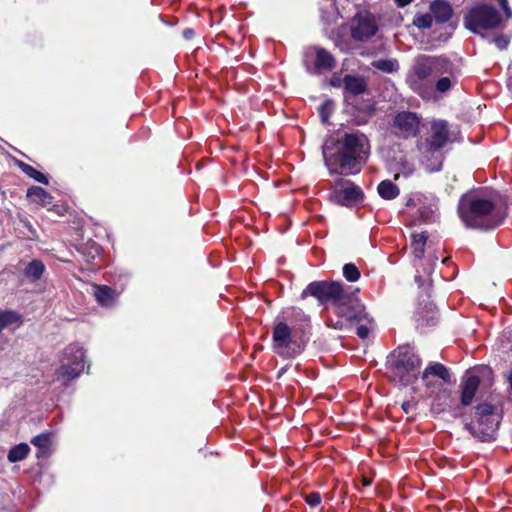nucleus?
Wrapping results in <instances>:
<instances>
[{
  "instance_id": "13",
  "label": "nucleus",
  "mask_w": 512,
  "mask_h": 512,
  "mask_svg": "<svg viewBox=\"0 0 512 512\" xmlns=\"http://www.w3.org/2000/svg\"><path fill=\"white\" fill-rule=\"evenodd\" d=\"M377 25L373 17L368 14H358L351 27V36L357 41H367L377 32Z\"/></svg>"
},
{
  "instance_id": "45",
  "label": "nucleus",
  "mask_w": 512,
  "mask_h": 512,
  "mask_svg": "<svg viewBox=\"0 0 512 512\" xmlns=\"http://www.w3.org/2000/svg\"><path fill=\"white\" fill-rule=\"evenodd\" d=\"M193 34H194V32H193V30H191V29H186V30L184 31V36H185V38H190V37H192V36H193Z\"/></svg>"
},
{
  "instance_id": "10",
  "label": "nucleus",
  "mask_w": 512,
  "mask_h": 512,
  "mask_svg": "<svg viewBox=\"0 0 512 512\" xmlns=\"http://www.w3.org/2000/svg\"><path fill=\"white\" fill-rule=\"evenodd\" d=\"M345 296L347 300L336 305V313L341 318L337 322L339 328L343 327L344 322L347 324L361 323L367 318L364 306L360 303L358 297L348 292Z\"/></svg>"
},
{
  "instance_id": "19",
  "label": "nucleus",
  "mask_w": 512,
  "mask_h": 512,
  "mask_svg": "<svg viewBox=\"0 0 512 512\" xmlns=\"http://www.w3.org/2000/svg\"><path fill=\"white\" fill-rule=\"evenodd\" d=\"M335 63V59L330 52L321 47L316 48V57L313 68L315 73L332 70Z\"/></svg>"
},
{
  "instance_id": "31",
  "label": "nucleus",
  "mask_w": 512,
  "mask_h": 512,
  "mask_svg": "<svg viewBox=\"0 0 512 512\" xmlns=\"http://www.w3.org/2000/svg\"><path fill=\"white\" fill-rule=\"evenodd\" d=\"M19 167L27 176L34 179L35 181L45 185L49 183L48 177L45 174L33 168L32 166L24 162H19Z\"/></svg>"
},
{
  "instance_id": "46",
  "label": "nucleus",
  "mask_w": 512,
  "mask_h": 512,
  "mask_svg": "<svg viewBox=\"0 0 512 512\" xmlns=\"http://www.w3.org/2000/svg\"><path fill=\"white\" fill-rule=\"evenodd\" d=\"M415 280H416V282L419 284V286H422V285L424 284V283H423V281H422V279H421V276H416V277H415Z\"/></svg>"
},
{
  "instance_id": "6",
  "label": "nucleus",
  "mask_w": 512,
  "mask_h": 512,
  "mask_svg": "<svg viewBox=\"0 0 512 512\" xmlns=\"http://www.w3.org/2000/svg\"><path fill=\"white\" fill-rule=\"evenodd\" d=\"M500 423L495 406L481 403L476 407L474 418L465 423V429L476 439L486 442L494 439Z\"/></svg>"
},
{
  "instance_id": "44",
  "label": "nucleus",
  "mask_w": 512,
  "mask_h": 512,
  "mask_svg": "<svg viewBox=\"0 0 512 512\" xmlns=\"http://www.w3.org/2000/svg\"><path fill=\"white\" fill-rule=\"evenodd\" d=\"M292 314H294L296 317H301L304 321H308L307 316L303 314L301 310H292Z\"/></svg>"
},
{
  "instance_id": "7",
  "label": "nucleus",
  "mask_w": 512,
  "mask_h": 512,
  "mask_svg": "<svg viewBox=\"0 0 512 512\" xmlns=\"http://www.w3.org/2000/svg\"><path fill=\"white\" fill-rule=\"evenodd\" d=\"M464 25L473 33L495 29L501 25V17L497 11L487 5L472 8L464 18Z\"/></svg>"
},
{
  "instance_id": "22",
  "label": "nucleus",
  "mask_w": 512,
  "mask_h": 512,
  "mask_svg": "<svg viewBox=\"0 0 512 512\" xmlns=\"http://www.w3.org/2000/svg\"><path fill=\"white\" fill-rule=\"evenodd\" d=\"M416 316L421 325L432 326L436 324L438 313L436 307L429 303L423 309H419Z\"/></svg>"
},
{
  "instance_id": "16",
  "label": "nucleus",
  "mask_w": 512,
  "mask_h": 512,
  "mask_svg": "<svg viewBox=\"0 0 512 512\" xmlns=\"http://www.w3.org/2000/svg\"><path fill=\"white\" fill-rule=\"evenodd\" d=\"M84 358L85 352L83 348L77 344L69 345L63 352V361L74 367L80 368L81 372H83L85 368Z\"/></svg>"
},
{
  "instance_id": "43",
  "label": "nucleus",
  "mask_w": 512,
  "mask_h": 512,
  "mask_svg": "<svg viewBox=\"0 0 512 512\" xmlns=\"http://www.w3.org/2000/svg\"><path fill=\"white\" fill-rule=\"evenodd\" d=\"M398 7L403 8L409 5L412 0H394Z\"/></svg>"
},
{
  "instance_id": "35",
  "label": "nucleus",
  "mask_w": 512,
  "mask_h": 512,
  "mask_svg": "<svg viewBox=\"0 0 512 512\" xmlns=\"http://www.w3.org/2000/svg\"><path fill=\"white\" fill-rule=\"evenodd\" d=\"M343 275L349 282H355L359 279L360 272L354 264L347 263L343 266Z\"/></svg>"
},
{
  "instance_id": "11",
  "label": "nucleus",
  "mask_w": 512,
  "mask_h": 512,
  "mask_svg": "<svg viewBox=\"0 0 512 512\" xmlns=\"http://www.w3.org/2000/svg\"><path fill=\"white\" fill-rule=\"evenodd\" d=\"M421 378L425 387L432 391L441 389L446 383H451L449 370L438 362L428 365L424 369Z\"/></svg>"
},
{
  "instance_id": "3",
  "label": "nucleus",
  "mask_w": 512,
  "mask_h": 512,
  "mask_svg": "<svg viewBox=\"0 0 512 512\" xmlns=\"http://www.w3.org/2000/svg\"><path fill=\"white\" fill-rule=\"evenodd\" d=\"M339 149L331 157L325 156V164L331 174H357L370 155L367 136L359 131L346 132L339 140Z\"/></svg>"
},
{
  "instance_id": "2",
  "label": "nucleus",
  "mask_w": 512,
  "mask_h": 512,
  "mask_svg": "<svg viewBox=\"0 0 512 512\" xmlns=\"http://www.w3.org/2000/svg\"><path fill=\"white\" fill-rule=\"evenodd\" d=\"M458 215L467 228L493 230L506 218V207L497 193L475 190L463 194L458 202Z\"/></svg>"
},
{
  "instance_id": "42",
  "label": "nucleus",
  "mask_w": 512,
  "mask_h": 512,
  "mask_svg": "<svg viewBox=\"0 0 512 512\" xmlns=\"http://www.w3.org/2000/svg\"><path fill=\"white\" fill-rule=\"evenodd\" d=\"M331 9L335 10L334 5H331ZM337 17H338V14L335 11H333L331 19L329 17H326L324 14H322V19L325 22H331V21L335 20Z\"/></svg>"
},
{
  "instance_id": "26",
  "label": "nucleus",
  "mask_w": 512,
  "mask_h": 512,
  "mask_svg": "<svg viewBox=\"0 0 512 512\" xmlns=\"http://www.w3.org/2000/svg\"><path fill=\"white\" fill-rule=\"evenodd\" d=\"M377 191L380 197L385 200H392L400 193L399 188L390 180L381 181L378 184Z\"/></svg>"
},
{
  "instance_id": "29",
  "label": "nucleus",
  "mask_w": 512,
  "mask_h": 512,
  "mask_svg": "<svg viewBox=\"0 0 512 512\" xmlns=\"http://www.w3.org/2000/svg\"><path fill=\"white\" fill-rule=\"evenodd\" d=\"M30 452V447L27 443H20L13 446L7 455V459L11 463L24 460Z\"/></svg>"
},
{
  "instance_id": "18",
  "label": "nucleus",
  "mask_w": 512,
  "mask_h": 512,
  "mask_svg": "<svg viewBox=\"0 0 512 512\" xmlns=\"http://www.w3.org/2000/svg\"><path fill=\"white\" fill-rule=\"evenodd\" d=\"M480 380L475 375H468L462 384L461 403L468 406L472 403L475 393L479 387Z\"/></svg>"
},
{
  "instance_id": "36",
  "label": "nucleus",
  "mask_w": 512,
  "mask_h": 512,
  "mask_svg": "<svg viewBox=\"0 0 512 512\" xmlns=\"http://www.w3.org/2000/svg\"><path fill=\"white\" fill-rule=\"evenodd\" d=\"M415 171V168L414 166L407 162V161H402L400 163V171L395 174V179L398 180L401 176L407 178L409 176H411Z\"/></svg>"
},
{
  "instance_id": "20",
  "label": "nucleus",
  "mask_w": 512,
  "mask_h": 512,
  "mask_svg": "<svg viewBox=\"0 0 512 512\" xmlns=\"http://www.w3.org/2000/svg\"><path fill=\"white\" fill-rule=\"evenodd\" d=\"M93 294L97 302L105 307L111 306L118 296L115 290L106 285H95Z\"/></svg>"
},
{
  "instance_id": "41",
  "label": "nucleus",
  "mask_w": 512,
  "mask_h": 512,
  "mask_svg": "<svg viewBox=\"0 0 512 512\" xmlns=\"http://www.w3.org/2000/svg\"><path fill=\"white\" fill-rule=\"evenodd\" d=\"M402 409H403V411H404L405 413H407V414H408V413H410V412L414 411V409H415V403H414V402H412V401L404 402V403L402 404Z\"/></svg>"
},
{
  "instance_id": "50",
  "label": "nucleus",
  "mask_w": 512,
  "mask_h": 512,
  "mask_svg": "<svg viewBox=\"0 0 512 512\" xmlns=\"http://www.w3.org/2000/svg\"><path fill=\"white\" fill-rule=\"evenodd\" d=\"M348 293H351V291H347ZM358 290H355V292H352V294H355L357 296Z\"/></svg>"
},
{
  "instance_id": "25",
  "label": "nucleus",
  "mask_w": 512,
  "mask_h": 512,
  "mask_svg": "<svg viewBox=\"0 0 512 512\" xmlns=\"http://www.w3.org/2000/svg\"><path fill=\"white\" fill-rule=\"evenodd\" d=\"M45 271V265L38 259H33L24 269V275L32 282L38 281Z\"/></svg>"
},
{
  "instance_id": "39",
  "label": "nucleus",
  "mask_w": 512,
  "mask_h": 512,
  "mask_svg": "<svg viewBox=\"0 0 512 512\" xmlns=\"http://www.w3.org/2000/svg\"><path fill=\"white\" fill-rule=\"evenodd\" d=\"M500 8L503 10L506 18L512 17V10L509 6L508 0H496Z\"/></svg>"
},
{
  "instance_id": "8",
  "label": "nucleus",
  "mask_w": 512,
  "mask_h": 512,
  "mask_svg": "<svg viewBox=\"0 0 512 512\" xmlns=\"http://www.w3.org/2000/svg\"><path fill=\"white\" fill-rule=\"evenodd\" d=\"M347 290L338 282L315 281L311 282L301 293V298L305 299L308 295L315 297L320 302L333 301L335 305L344 303L347 298Z\"/></svg>"
},
{
  "instance_id": "33",
  "label": "nucleus",
  "mask_w": 512,
  "mask_h": 512,
  "mask_svg": "<svg viewBox=\"0 0 512 512\" xmlns=\"http://www.w3.org/2000/svg\"><path fill=\"white\" fill-rule=\"evenodd\" d=\"M334 111V102L331 99H326L319 107V115L321 122L327 124L330 116Z\"/></svg>"
},
{
  "instance_id": "40",
  "label": "nucleus",
  "mask_w": 512,
  "mask_h": 512,
  "mask_svg": "<svg viewBox=\"0 0 512 512\" xmlns=\"http://www.w3.org/2000/svg\"><path fill=\"white\" fill-rule=\"evenodd\" d=\"M356 334L361 339H366L369 335V328L365 324H361L356 328Z\"/></svg>"
},
{
  "instance_id": "48",
  "label": "nucleus",
  "mask_w": 512,
  "mask_h": 512,
  "mask_svg": "<svg viewBox=\"0 0 512 512\" xmlns=\"http://www.w3.org/2000/svg\"><path fill=\"white\" fill-rule=\"evenodd\" d=\"M413 204H414V200H413L412 198H409V199L407 200V202H406V205H407V206H411V205H413Z\"/></svg>"
},
{
  "instance_id": "5",
  "label": "nucleus",
  "mask_w": 512,
  "mask_h": 512,
  "mask_svg": "<svg viewBox=\"0 0 512 512\" xmlns=\"http://www.w3.org/2000/svg\"><path fill=\"white\" fill-rule=\"evenodd\" d=\"M273 349L283 358H294L305 348L306 339L302 328L285 321L276 322L272 333Z\"/></svg>"
},
{
  "instance_id": "30",
  "label": "nucleus",
  "mask_w": 512,
  "mask_h": 512,
  "mask_svg": "<svg viewBox=\"0 0 512 512\" xmlns=\"http://www.w3.org/2000/svg\"><path fill=\"white\" fill-rule=\"evenodd\" d=\"M371 65L384 73H394L399 69V63L396 59H378L374 60Z\"/></svg>"
},
{
  "instance_id": "12",
  "label": "nucleus",
  "mask_w": 512,
  "mask_h": 512,
  "mask_svg": "<svg viewBox=\"0 0 512 512\" xmlns=\"http://www.w3.org/2000/svg\"><path fill=\"white\" fill-rule=\"evenodd\" d=\"M393 127L404 138L415 137L419 133L420 117L414 112L401 111L394 117Z\"/></svg>"
},
{
  "instance_id": "15",
  "label": "nucleus",
  "mask_w": 512,
  "mask_h": 512,
  "mask_svg": "<svg viewBox=\"0 0 512 512\" xmlns=\"http://www.w3.org/2000/svg\"><path fill=\"white\" fill-rule=\"evenodd\" d=\"M420 151V162L427 172H438L442 169L443 154L439 149H428L418 145Z\"/></svg>"
},
{
  "instance_id": "38",
  "label": "nucleus",
  "mask_w": 512,
  "mask_h": 512,
  "mask_svg": "<svg viewBox=\"0 0 512 512\" xmlns=\"http://www.w3.org/2000/svg\"><path fill=\"white\" fill-rule=\"evenodd\" d=\"M493 42L500 50H504L508 47L510 40L507 36L500 35V36L495 37L493 39Z\"/></svg>"
},
{
  "instance_id": "27",
  "label": "nucleus",
  "mask_w": 512,
  "mask_h": 512,
  "mask_svg": "<svg viewBox=\"0 0 512 512\" xmlns=\"http://www.w3.org/2000/svg\"><path fill=\"white\" fill-rule=\"evenodd\" d=\"M27 196L31 198L33 202L43 206L52 203V196L42 187L33 186L29 188L27 191Z\"/></svg>"
},
{
  "instance_id": "9",
  "label": "nucleus",
  "mask_w": 512,
  "mask_h": 512,
  "mask_svg": "<svg viewBox=\"0 0 512 512\" xmlns=\"http://www.w3.org/2000/svg\"><path fill=\"white\" fill-rule=\"evenodd\" d=\"M364 194L360 187L353 182L337 179L329 194L330 202L342 206H352L363 200Z\"/></svg>"
},
{
  "instance_id": "1",
  "label": "nucleus",
  "mask_w": 512,
  "mask_h": 512,
  "mask_svg": "<svg viewBox=\"0 0 512 512\" xmlns=\"http://www.w3.org/2000/svg\"><path fill=\"white\" fill-rule=\"evenodd\" d=\"M406 83L421 98L434 99L435 92L446 93L457 84L454 64L446 57L420 55L407 73Z\"/></svg>"
},
{
  "instance_id": "32",
  "label": "nucleus",
  "mask_w": 512,
  "mask_h": 512,
  "mask_svg": "<svg viewBox=\"0 0 512 512\" xmlns=\"http://www.w3.org/2000/svg\"><path fill=\"white\" fill-rule=\"evenodd\" d=\"M19 321V315L13 311L0 310V333Z\"/></svg>"
},
{
  "instance_id": "17",
  "label": "nucleus",
  "mask_w": 512,
  "mask_h": 512,
  "mask_svg": "<svg viewBox=\"0 0 512 512\" xmlns=\"http://www.w3.org/2000/svg\"><path fill=\"white\" fill-rule=\"evenodd\" d=\"M430 13L437 23H445L452 17L453 10L447 1L435 0L430 4Z\"/></svg>"
},
{
  "instance_id": "34",
  "label": "nucleus",
  "mask_w": 512,
  "mask_h": 512,
  "mask_svg": "<svg viewBox=\"0 0 512 512\" xmlns=\"http://www.w3.org/2000/svg\"><path fill=\"white\" fill-rule=\"evenodd\" d=\"M431 13L416 14L413 19V24L419 29H429L433 23Z\"/></svg>"
},
{
  "instance_id": "28",
  "label": "nucleus",
  "mask_w": 512,
  "mask_h": 512,
  "mask_svg": "<svg viewBox=\"0 0 512 512\" xmlns=\"http://www.w3.org/2000/svg\"><path fill=\"white\" fill-rule=\"evenodd\" d=\"M427 239L428 236L425 232L412 234L411 247L415 258L421 259L423 257Z\"/></svg>"
},
{
  "instance_id": "23",
  "label": "nucleus",
  "mask_w": 512,
  "mask_h": 512,
  "mask_svg": "<svg viewBox=\"0 0 512 512\" xmlns=\"http://www.w3.org/2000/svg\"><path fill=\"white\" fill-rule=\"evenodd\" d=\"M343 83L345 89L353 95H360L366 90V82L361 77L346 75Z\"/></svg>"
},
{
  "instance_id": "37",
  "label": "nucleus",
  "mask_w": 512,
  "mask_h": 512,
  "mask_svg": "<svg viewBox=\"0 0 512 512\" xmlns=\"http://www.w3.org/2000/svg\"><path fill=\"white\" fill-rule=\"evenodd\" d=\"M306 502L312 508L317 507L321 503V496L317 492L309 493L306 496Z\"/></svg>"
},
{
  "instance_id": "49",
  "label": "nucleus",
  "mask_w": 512,
  "mask_h": 512,
  "mask_svg": "<svg viewBox=\"0 0 512 512\" xmlns=\"http://www.w3.org/2000/svg\"><path fill=\"white\" fill-rule=\"evenodd\" d=\"M363 484H364L365 486H369V485L371 484V482H370L368 479H364V480H363Z\"/></svg>"
},
{
  "instance_id": "47",
  "label": "nucleus",
  "mask_w": 512,
  "mask_h": 512,
  "mask_svg": "<svg viewBox=\"0 0 512 512\" xmlns=\"http://www.w3.org/2000/svg\"><path fill=\"white\" fill-rule=\"evenodd\" d=\"M508 382H509V386H510V389L512 391V372L508 375Z\"/></svg>"
},
{
  "instance_id": "4",
  "label": "nucleus",
  "mask_w": 512,
  "mask_h": 512,
  "mask_svg": "<svg viewBox=\"0 0 512 512\" xmlns=\"http://www.w3.org/2000/svg\"><path fill=\"white\" fill-rule=\"evenodd\" d=\"M388 364L391 379L407 386L418 378L421 359L411 347L401 346L391 353Z\"/></svg>"
},
{
  "instance_id": "21",
  "label": "nucleus",
  "mask_w": 512,
  "mask_h": 512,
  "mask_svg": "<svg viewBox=\"0 0 512 512\" xmlns=\"http://www.w3.org/2000/svg\"><path fill=\"white\" fill-rule=\"evenodd\" d=\"M81 373L80 368L74 367L62 360V364L55 372V380L61 382L63 385H67Z\"/></svg>"
},
{
  "instance_id": "24",
  "label": "nucleus",
  "mask_w": 512,
  "mask_h": 512,
  "mask_svg": "<svg viewBox=\"0 0 512 512\" xmlns=\"http://www.w3.org/2000/svg\"><path fill=\"white\" fill-rule=\"evenodd\" d=\"M31 443L38 448L37 457L46 455L49 453L50 446L52 443V433L44 432L32 438Z\"/></svg>"
},
{
  "instance_id": "14",
  "label": "nucleus",
  "mask_w": 512,
  "mask_h": 512,
  "mask_svg": "<svg viewBox=\"0 0 512 512\" xmlns=\"http://www.w3.org/2000/svg\"><path fill=\"white\" fill-rule=\"evenodd\" d=\"M448 141V123L444 120H435L431 124V135L423 143L419 145L425 146L428 149L434 148L442 150Z\"/></svg>"
}]
</instances>
